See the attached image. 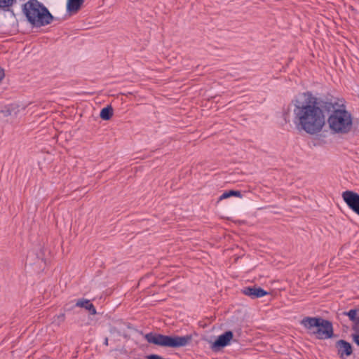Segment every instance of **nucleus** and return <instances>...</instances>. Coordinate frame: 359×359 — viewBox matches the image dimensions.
Listing matches in <instances>:
<instances>
[{
    "label": "nucleus",
    "mask_w": 359,
    "mask_h": 359,
    "mask_svg": "<svg viewBox=\"0 0 359 359\" xmlns=\"http://www.w3.org/2000/svg\"><path fill=\"white\" fill-rule=\"evenodd\" d=\"M292 121L297 129L310 135L320 134L326 123V116L318 99L311 93H304L291 102Z\"/></svg>",
    "instance_id": "obj_1"
},
{
    "label": "nucleus",
    "mask_w": 359,
    "mask_h": 359,
    "mask_svg": "<svg viewBox=\"0 0 359 359\" xmlns=\"http://www.w3.org/2000/svg\"><path fill=\"white\" fill-rule=\"evenodd\" d=\"M23 11L29 22L36 27L48 25L53 19L48 9L36 0H31L26 3Z\"/></svg>",
    "instance_id": "obj_2"
},
{
    "label": "nucleus",
    "mask_w": 359,
    "mask_h": 359,
    "mask_svg": "<svg viewBox=\"0 0 359 359\" xmlns=\"http://www.w3.org/2000/svg\"><path fill=\"white\" fill-rule=\"evenodd\" d=\"M301 324L318 339H325L333 336L332 323L321 318L306 317L302 320Z\"/></svg>",
    "instance_id": "obj_3"
},
{
    "label": "nucleus",
    "mask_w": 359,
    "mask_h": 359,
    "mask_svg": "<svg viewBox=\"0 0 359 359\" xmlns=\"http://www.w3.org/2000/svg\"><path fill=\"white\" fill-rule=\"evenodd\" d=\"M330 130L334 133L344 134L352 127V116L345 109H334L327 118Z\"/></svg>",
    "instance_id": "obj_4"
},
{
    "label": "nucleus",
    "mask_w": 359,
    "mask_h": 359,
    "mask_svg": "<svg viewBox=\"0 0 359 359\" xmlns=\"http://www.w3.org/2000/svg\"><path fill=\"white\" fill-rule=\"evenodd\" d=\"M145 339L149 343L156 345L177 348L187 346L192 338L190 335L170 337L149 333L145 335Z\"/></svg>",
    "instance_id": "obj_5"
},
{
    "label": "nucleus",
    "mask_w": 359,
    "mask_h": 359,
    "mask_svg": "<svg viewBox=\"0 0 359 359\" xmlns=\"http://www.w3.org/2000/svg\"><path fill=\"white\" fill-rule=\"evenodd\" d=\"M341 196L348 208L359 215V194L353 191H345Z\"/></svg>",
    "instance_id": "obj_6"
},
{
    "label": "nucleus",
    "mask_w": 359,
    "mask_h": 359,
    "mask_svg": "<svg viewBox=\"0 0 359 359\" xmlns=\"http://www.w3.org/2000/svg\"><path fill=\"white\" fill-rule=\"evenodd\" d=\"M233 334L231 331L225 332L224 334L219 335L217 339L212 344V348L217 349L227 346L233 339Z\"/></svg>",
    "instance_id": "obj_7"
},
{
    "label": "nucleus",
    "mask_w": 359,
    "mask_h": 359,
    "mask_svg": "<svg viewBox=\"0 0 359 359\" xmlns=\"http://www.w3.org/2000/svg\"><path fill=\"white\" fill-rule=\"evenodd\" d=\"M336 346L337 348L338 354L341 358H344L345 355L348 356L352 353L351 344L344 340L338 341L336 344Z\"/></svg>",
    "instance_id": "obj_8"
},
{
    "label": "nucleus",
    "mask_w": 359,
    "mask_h": 359,
    "mask_svg": "<svg viewBox=\"0 0 359 359\" xmlns=\"http://www.w3.org/2000/svg\"><path fill=\"white\" fill-rule=\"evenodd\" d=\"M243 294L250 297L252 299L262 297L268 294V292L261 287H245L243 290Z\"/></svg>",
    "instance_id": "obj_9"
},
{
    "label": "nucleus",
    "mask_w": 359,
    "mask_h": 359,
    "mask_svg": "<svg viewBox=\"0 0 359 359\" xmlns=\"http://www.w3.org/2000/svg\"><path fill=\"white\" fill-rule=\"evenodd\" d=\"M343 315L347 316L353 323V330L355 332L359 331V309H351L348 312H343Z\"/></svg>",
    "instance_id": "obj_10"
},
{
    "label": "nucleus",
    "mask_w": 359,
    "mask_h": 359,
    "mask_svg": "<svg viewBox=\"0 0 359 359\" xmlns=\"http://www.w3.org/2000/svg\"><path fill=\"white\" fill-rule=\"evenodd\" d=\"M76 306L88 310L92 315H95L97 313L95 306L88 299H79L76 302Z\"/></svg>",
    "instance_id": "obj_11"
},
{
    "label": "nucleus",
    "mask_w": 359,
    "mask_h": 359,
    "mask_svg": "<svg viewBox=\"0 0 359 359\" xmlns=\"http://www.w3.org/2000/svg\"><path fill=\"white\" fill-rule=\"evenodd\" d=\"M83 2V0H68L67 4V10L69 12L76 13L80 9Z\"/></svg>",
    "instance_id": "obj_12"
},
{
    "label": "nucleus",
    "mask_w": 359,
    "mask_h": 359,
    "mask_svg": "<svg viewBox=\"0 0 359 359\" xmlns=\"http://www.w3.org/2000/svg\"><path fill=\"white\" fill-rule=\"evenodd\" d=\"M113 116V108L111 105H108L107 107L103 108L100 114V116L102 120L108 121Z\"/></svg>",
    "instance_id": "obj_13"
},
{
    "label": "nucleus",
    "mask_w": 359,
    "mask_h": 359,
    "mask_svg": "<svg viewBox=\"0 0 359 359\" xmlns=\"http://www.w3.org/2000/svg\"><path fill=\"white\" fill-rule=\"evenodd\" d=\"M231 196L241 197V194L239 191L230 190L223 193L219 198L218 202L224 199H226Z\"/></svg>",
    "instance_id": "obj_14"
},
{
    "label": "nucleus",
    "mask_w": 359,
    "mask_h": 359,
    "mask_svg": "<svg viewBox=\"0 0 359 359\" xmlns=\"http://www.w3.org/2000/svg\"><path fill=\"white\" fill-rule=\"evenodd\" d=\"M14 0H0V8H6L13 4Z\"/></svg>",
    "instance_id": "obj_15"
},
{
    "label": "nucleus",
    "mask_w": 359,
    "mask_h": 359,
    "mask_svg": "<svg viewBox=\"0 0 359 359\" xmlns=\"http://www.w3.org/2000/svg\"><path fill=\"white\" fill-rule=\"evenodd\" d=\"M65 314L62 313L55 317L54 322H57V324L63 322L65 320Z\"/></svg>",
    "instance_id": "obj_16"
},
{
    "label": "nucleus",
    "mask_w": 359,
    "mask_h": 359,
    "mask_svg": "<svg viewBox=\"0 0 359 359\" xmlns=\"http://www.w3.org/2000/svg\"><path fill=\"white\" fill-rule=\"evenodd\" d=\"M352 338L353 341L359 346V330L358 332H355V333L352 334Z\"/></svg>",
    "instance_id": "obj_17"
},
{
    "label": "nucleus",
    "mask_w": 359,
    "mask_h": 359,
    "mask_svg": "<svg viewBox=\"0 0 359 359\" xmlns=\"http://www.w3.org/2000/svg\"><path fill=\"white\" fill-rule=\"evenodd\" d=\"M147 359H163L162 357L158 355L152 354L147 357Z\"/></svg>",
    "instance_id": "obj_18"
},
{
    "label": "nucleus",
    "mask_w": 359,
    "mask_h": 359,
    "mask_svg": "<svg viewBox=\"0 0 359 359\" xmlns=\"http://www.w3.org/2000/svg\"><path fill=\"white\" fill-rule=\"evenodd\" d=\"M109 332H110L111 334H113V333H116H116H118V334H121V332H120V331H118V330L115 327H111L110 328Z\"/></svg>",
    "instance_id": "obj_19"
},
{
    "label": "nucleus",
    "mask_w": 359,
    "mask_h": 359,
    "mask_svg": "<svg viewBox=\"0 0 359 359\" xmlns=\"http://www.w3.org/2000/svg\"><path fill=\"white\" fill-rule=\"evenodd\" d=\"M4 71L3 69L0 67V81L4 79Z\"/></svg>",
    "instance_id": "obj_20"
},
{
    "label": "nucleus",
    "mask_w": 359,
    "mask_h": 359,
    "mask_svg": "<svg viewBox=\"0 0 359 359\" xmlns=\"http://www.w3.org/2000/svg\"><path fill=\"white\" fill-rule=\"evenodd\" d=\"M104 344L105 346H108V344H109V339H108V338H107V337H106V338L104 339Z\"/></svg>",
    "instance_id": "obj_21"
}]
</instances>
